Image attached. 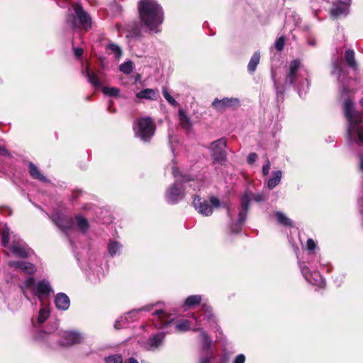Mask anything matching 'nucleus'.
Returning <instances> with one entry per match:
<instances>
[{"label":"nucleus","mask_w":363,"mask_h":363,"mask_svg":"<svg viewBox=\"0 0 363 363\" xmlns=\"http://www.w3.org/2000/svg\"><path fill=\"white\" fill-rule=\"evenodd\" d=\"M251 197L248 193H245L241 198V209L238 215V223L235 224V228H232V231L238 233L240 230V225L245 222L248 211L249 204Z\"/></svg>","instance_id":"nucleus-12"},{"label":"nucleus","mask_w":363,"mask_h":363,"mask_svg":"<svg viewBox=\"0 0 363 363\" xmlns=\"http://www.w3.org/2000/svg\"><path fill=\"white\" fill-rule=\"evenodd\" d=\"M245 356L243 354H240L235 357L233 363H245Z\"/></svg>","instance_id":"nucleus-43"},{"label":"nucleus","mask_w":363,"mask_h":363,"mask_svg":"<svg viewBox=\"0 0 363 363\" xmlns=\"http://www.w3.org/2000/svg\"><path fill=\"white\" fill-rule=\"evenodd\" d=\"M138 10L141 21L152 32H158V26L163 21V12L155 0H140Z\"/></svg>","instance_id":"nucleus-2"},{"label":"nucleus","mask_w":363,"mask_h":363,"mask_svg":"<svg viewBox=\"0 0 363 363\" xmlns=\"http://www.w3.org/2000/svg\"><path fill=\"white\" fill-rule=\"evenodd\" d=\"M133 130L137 138L143 142H148L155 132V125L150 117L138 118L133 125Z\"/></svg>","instance_id":"nucleus-8"},{"label":"nucleus","mask_w":363,"mask_h":363,"mask_svg":"<svg viewBox=\"0 0 363 363\" xmlns=\"http://www.w3.org/2000/svg\"><path fill=\"white\" fill-rule=\"evenodd\" d=\"M307 249L310 251L315 250L316 244L312 239H308L306 242Z\"/></svg>","instance_id":"nucleus-45"},{"label":"nucleus","mask_w":363,"mask_h":363,"mask_svg":"<svg viewBox=\"0 0 363 363\" xmlns=\"http://www.w3.org/2000/svg\"><path fill=\"white\" fill-rule=\"evenodd\" d=\"M7 154L8 151L5 148L0 146V155H6Z\"/></svg>","instance_id":"nucleus-51"},{"label":"nucleus","mask_w":363,"mask_h":363,"mask_svg":"<svg viewBox=\"0 0 363 363\" xmlns=\"http://www.w3.org/2000/svg\"><path fill=\"white\" fill-rule=\"evenodd\" d=\"M342 61L341 59L336 60L333 63V69L331 74L335 76L342 84L341 98L343 99V109L345 116L348 122L347 135L348 139L357 145L363 144V121L362 115L357 112L354 107V103L349 97H345L347 92L344 81L346 77V73L343 70ZM361 106L363 108V98L359 101Z\"/></svg>","instance_id":"nucleus-1"},{"label":"nucleus","mask_w":363,"mask_h":363,"mask_svg":"<svg viewBox=\"0 0 363 363\" xmlns=\"http://www.w3.org/2000/svg\"><path fill=\"white\" fill-rule=\"evenodd\" d=\"M29 171L31 177L34 179H38L42 182H46L47 179L38 170L36 166L33 163L29 164Z\"/></svg>","instance_id":"nucleus-32"},{"label":"nucleus","mask_w":363,"mask_h":363,"mask_svg":"<svg viewBox=\"0 0 363 363\" xmlns=\"http://www.w3.org/2000/svg\"><path fill=\"white\" fill-rule=\"evenodd\" d=\"M178 115L179 123L182 128L186 130H189L192 126L191 118L183 109L179 110Z\"/></svg>","instance_id":"nucleus-26"},{"label":"nucleus","mask_w":363,"mask_h":363,"mask_svg":"<svg viewBox=\"0 0 363 363\" xmlns=\"http://www.w3.org/2000/svg\"><path fill=\"white\" fill-rule=\"evenodd\" d=\"M299 266L303 276L308 283L319 287L325 286V280L318 272H311L305 262L300 263Z\"/></svg>","instance_id":"nucleus-11"},{"label":"nucleus","mask_w":363,"mask_h":363,"mask_svg":"<svg viewBox=\"0 0 363 363\" xmlns=\"http://www.w3.org/2000/svg\"><path fill=\"white\" fill-rule=\"evenodd\" d=\"M164 334L163 333H159L155 335L150 337L145 344V348L148 350H156L162 343Z\"/></svg>","instance_id":"nucleus-23"},{"label":"nucleus","mask_w":363,"mask_h":363,"mask_svg":"<svg viewBox=\"0 0 363 363\" xmlns=\"http://www.w3.org/2000/svg\"><path fill=\"white\" fill-rule=\"evenodd\" d=\"M275 216L279 223L286 226H291L292 225L291 220L289 218H287L286 216L283 213L277 212L275 213Z\"/></svg>","instance_id":"nucleus-35"},{"label":"nucleus","mask_w":363,"mask_h":363,"mask_svg":"<svg viewBox=\"0 0 363 363\" xmlns=\"http://www.w3.org/2000/svg\"><path fill=\"white\" fill-rule=\"evenodd\" d=\"M359 170L363 174V155H359Z\"/></svg>","instance_id":"nucleus-49"},{"label":"nucleus","mask_w":363,"mask_h":363,"mask_svg":"<svg viewBox=\"0 0 363 363\" xmlns=\"http://www.w3.org/2000/svg\"><path fill=\"white\" fill-rule=\"evenodd\" d=\"M228 216L230 218H232V214H231L230 210L229 208H228Z\"/></svg>","instance_id":"nucleus-52"},{"label":"nucleus","mask_w":363,"mask_h":363,"mask_svg":"<svg viewBox=\"0 0 363 363\" xmlns=\"http://www.w3.org/2000/svg\"><path fill=\"white\" fill-rule=\"evenodd\" d=\"M202 311H203V314L201 315L203 316V319H201V318L198 319L197 318H194L195 320L197 323L203 321L204 319H206L207 321H208V322L214 321V316L212 313V309L210 306H208L206 304H203Z\"/></svg>","instance_id":"nucleus-27"},{"label":"nucleus","mask_w":363,"mask_h":363,"mask_svg":"<svg viewBox=\"0 0 363 363\" xmlns=\"http://www.w3.org/2000/svg\"><path fill=\"white\" fill-rule=\"evenodd\" d=\"M122 249V245L117 241H111L108 246V253L113 257L119 255Z\"/></svg>","instance_id":"nucleus-31"},{"label":"nucleus","mask_w":363,"mask_h":363,"mask_svg":"<svg viewBox=\"0 0 363 363\" xmlns=\"http://www.w3.org/2000/svg\"><path fill=\"white\" fill-rule=\"evenodd\" d=\"M152 308V306H146L142 308H140L138 310H133L128 313H126L123 317H121L120 319L117 320L115 323L114 327L116 329L121 328L123 327H125V323H128L130 320H133V317L135 314H137L138 312L142 311H150L151 308Z\"/></svg>","instance_id":"nucleus-17"},{"label":"nucleus","mask_w":363,"mask_h":363,"mask_svg":"<svg viewBox=\"0 0 363 363\" xmlns=\"http://www.w3.org/2000/svg\"><path fill=\"white\" fill-rule=\"evenodd\" d=\"M257 158L256 153H250L247 157V162L250 164H253Z\"/></svg>","instance_id":"nucleus-47"},{"label":"nucleus","mask_w":363,"mask_h":363,"mask_svg":"<svg viewBox=\"0 0 363 363\" xmlns=\"http://www.w3.org/2000/svg\"><path fill=\"white\" fill-rule=\"evenodd\" d=\"M345 60L347 63V65L355 69L356 67H357V64H356V62H355V59H354V52L353 50H347L346 52H345Z\"/></svg>","instance_id":"nucleus-33"},{"label":"nucleus","mask_w":363,"mask_h":363,"mask_svg":"<svg viewBox=\"0 0 363 363\" xmlns=\"http://www.w3.org/2000/svg\"><path fill=\"white\" fill-rule=\"evenodd\" d=\"M220 363H224V362H220Z\"/></svg>","instance_id":"nucleus-54"},{"label":"nucleus","mask_w":363,"mask_h":363,"mask_svg":"<svg viewBox=\"0 0 363 363\" xmlns=\"http://www.w3.org/2000/svg\"><path fill=\"white\" fill-rule=\"evenodd\" d=\"M259 60H260L259 52H255L253 54V55L252 56V57L248 63V65H247V69L250 72L253 73L255 71L257 66L259 62Z\"/></svg>","instance_id":"nucleus-30"},{"label":"nucleus","mask_w":363,"mask_h":363,"mask_svg":"<svg viewBox=\"0 0 363 363\" xmlns=\"http://www.w3.org/2000/svg\"><path fill=\"white\" fill-rule=\"evenodd\" d=\"M152 315V321L157 328H166L174 320V318L168 315L163 310H156L153 312Z\"/></svg>","instance_id":"nucleus-14"},{"label":"nucleus","mask_w":363,"mask_h":363,"mask_svg":"<svg viewBox=\"0 0 363 363\" xmlns=\"http://www.w3.org/2000/svg\"><path fill=\"white\" fill-rule=\"evenodd\" d=\"M20 288L28 300L32 297H36L40 302L45 300L53 292L50 283L46 279L36 281L33 277H28L23 281Z\"/></svg>","instance_id":"nucleus-3"},{"label":"nucleus","mask_w":363,"mask_h":363,"mask_svg":"<svg viewBox=\"0 0 363 363\" xmlns=\"http://www.w3.org/2000/svg\"><path fill=\"white\" fill-rule=\"evenodd\" d=\"M225 147L226 140L225 138H220L211 143L209 148L213 163L223 164L226 162Z\"/></svg>","instance_id":"nucleus-10"},{"label":"nucleus","mask_w":363,"mask_h":363,"mask_svg":"<svg viewBox=\"0 0 363 363\" xmlns=\"http://www.w3.org/2000/svg\"><path fill=\"white\" fill-rule=\"evenodd\" d=\"M106 363H123L121 355L113 354L105 358Z\"/></svg>","instance_id":"nucleus-40"},{"label":"nucleus","mask_w":363,"mask_h":363,"mask_svg":"<svg viewBox=\"0 0 363 363\" xmlns=\"http://www.w3.org/2000/svg\"><path fill=\"white\" fill-rule=\"evenodd\" d=\"M270 162L267 160L266 164L262 167V174L264 176H267L270 170Z\"/></svg>","instance_id":"nucleus-44"},{"label":"nucleus","mask_w":363,"mask_h":363,"mask_svg":"<svg viewBox=\"0 0 363 363\" xmlns=\"http://www.w3.org/2000/svg\"><path fill=\"white\" fill-rule=\"evenodd\" d=\"M301 63L298 60H292L289 66V72L286 76V83L290 85H294L298 82L300 77H303L302 82L298 83V93L301 97L306 95L309 88L310 83L308 79V74L306 72V77L299 73L301 69Z\"/></svg>","instance_id":"nucleus-5"},{"label":"nucleus","mask_w":363,"mask_h":363,"mask_svg":"<svg viewBox=\"0 0 363 363\" xmlns=\"http://www.w3.org/2000/svg\"><path fill=\"white\" fill-rule=\"evenodd\" d=\"M200 337L201 340L203 341V350L206 352L205 355L201 357L200 363H210V361L213 358V354L211 352H208V351L211 347V341L208 336L207 335V334L203 331L201 332Z\"/></svg>","instance_id":"nucleus-19"},{"label":"nucleus","mask_w":363,"mask_h":363,"mask_svg":"<svg viewBox=\"0 0 363 363\" xmlns=\"http://www.w3.org/2000/svg\"><path fill=\"white\" fill-rule=\"evenodd\" d=\"M284 45H285V38L284 36H281L280 38H279L276 40L275 44H274L275 48L278 51H281L284 49Z\"/></svg>","instance_id":"nucleus-41"},{"label":"nucleus","mask_w":363,"mask_h":363,"mask_svg":"<svg viewBox=\"0 0 363 363\" xmlns=\"http://www.w3.org/2000/svg\"><path fill=\"white\" fill-rule=\"evenodd\" d=\"M202 301L201 295H192L187 297L184 302V306L188 308H193L199 305Z\"/></svg>","instance_id":"nucleus-29"},{"label":"nucleus","mask_w":363,"mask_h":363,"mask_svg":"<svg viewBox=\"0 0 363 363\" xmlns=\"http://www.w3.org/2000/svg\"><path fill=\"white\" fill-rule=\"evenodd\" d=\"M55 305L58 310L67 311L70 306L69 298L64 293H59L55 296Z\"/></svg>","instance_id":"nucleus-20"},{"label":"nucleus","mask_w":363,"mask_h":363,"mask_svg":"<svg viewBox=\"0 0 363 363\" xmlns=\"http://www.w3.org/2000/svg\"><path fill=\"white\" fill-rule=\"evenodd\" d=\"M352 0H337L333 3L330 9V14L333 18L347 16L349 13Z\"/></svg>","instance_id":"nucleus-13"},{"label":"nucleus","mask_w":363,"mask_h":363,"mask_svg":"<svg viewBox=\"0 0 363 363\" xmlns=\"http://www.w3.org/2000/svg\"><path fill=\"white\" fill-rule=\"evenodd\" d=\"M240 105V100L238 98H224L222 99H215L212 102L213 107L221 111L228 108H234Z\"/></svg>","instance_id":"nucleus-15"},{"label":"nucleus","mask_w":363,"mask_h":363,"mask_svg":"<svg viewBox=\"0 0 363 363\" xmlns=\"http://www.w3.org/2000/svg\"><path fill=\"white\" fill-rule=\"evenodd\" d=\"M119 69L124 74H129L133 72V66L131 61H128L120 65Z\"/></svg>","instance_id":"nucleus-37"},{"label":"nucleus","mask_w":363,"mask_h":363,"mask_svg":"<svg viewBox=\"0 0 363 363\" xmlns=\"http://www.w3.org/2000/svg\"><path fill=\"white\" fill-rule=\"evenodd\" d=\"M163 96L165 98V99L172 105L176 104L175 99L168 93L167 90L163 91Z\"/></svg>","instance_id":"nucleus-42"},{"label":"nucleus","mask_w":363,"mask_h":363,"mask_svg":"<svg viewBox=\"0 0 363 363\" xmlns=\"http://www.w3.org/2000/svg\"><path fill=\"white\" fill-rule=\"evenodd\" d=\"M172 174L175 178V182L167 190L166 200L169 203H176L184 197V189L188 186L193 187L194 190L199 188L198 182L194 180L191 184L189 183L191 180L189 176L182 175L176 167L172 168Z\"/></svg>","instance_id":"nucleus-4"},{"label":"nucleus","mask_w":363,"mask_h":363,"mask_svg":"<svg viewBox=\"0 0 363 363\" xmlns=\"http://www.w3.org/2000/svg\"><path fill=\"white\" fill-rule=\"evenodd\" d=\"M190 329L189 321L182 320L179 323H176L175 330L177 331H187Z\"/></svg>","instance_id":"nucleus-39"},{"label":"nucleus","mask_w":363,"mask_h":363,"mask_svg":"<svg viewBox=\"0 0 363 363\" xmlns=\"http://www.w3.org/2000/svg\"><path fill=\"white\" fill-rule=\"evenodd\" d=\"M52 219L54 223L62 230H68L72 225V221L70 218L60 214L53 215Z\"/></svg>","instance_id":"nucleus-22"},{"label":"nucleus","mask_w":363,"mask_h":363,"mask_svg":"<svg viewBox=\"0 0 363 363\" xmlns=\"http://www.w3.org/2000/svg\"><path fill=\"white\" fill-rule=\"evenodd\" d=\"M86 75L87 77L89 82L95 88H101V83L98 78V76L94 73L91 72L89 69V67H86Z\"/></svg>","instance_id":"nucleus-28"},{"label":"nucleus","mask_w":363,"mask_h":363,"mask_svg":"<svg viewBox=\"0 0 363 363\" xmlns=\"http://www.w3.org/2000/svg\"><path fill=\"white\" fill-rule=\"evenodd\" d=\"M74 53L77 57H79L83 54V49L79 48H74Z\"/></svg>","instance_id":"nucleus-48"},{"label":"nucleus","mask_w":363,"mask_h":363,"mask_svg":"<svg viewBox=\"0 0 363 363\" xmlns=\"http://www.w3.org/2000/svg\"><path fill=\"white\" fill-rule=\"evenodd\" d=\"M158 96V91L153 89H145L136 94V97L139 99L157 100Z\"/></svg>","instance_id":"nucleus-24"},{"label":"nucleus","mask_w":363,"mask_h":363,"mask_svg":"<svg viewBox=\"0 0 363 363\" xmlns=\"http://www.w3.org/2000/svg\"><path fill=\"white\" fill-rule=\"evenodd\" d=\"M1 242L4 247H7L8 249L16 256L19 257H27L30 253L24 242L20 240H13L11 246H9L10 239V230L5 225L1 229Z\"/></svg>","instance_id":"nucleus-7"},{"label":"nucleus","mask_w":363,"mask_h":363,"mask_svg":"<svg viewBox=\"0 0 363 363\" xmlns=\"http://www.w3.org/2000/svg\"><path fill=\"white\" fill-rule=\"evenodd\" d=\"M209 201L210 203L205 199L195 196L193 201V205L200 214L204 216H209L213 213V208H218L220 205V200L215 196H211Z\"/></svg>","instance_id":"nucleus-9"},{"label":"nucleus","mask_w":363,"mask_h":363,"mask_svg":"<svg viewBox=\"0 0 363 363\" xmlns=\"http://www.w3.org/2000/svg\"><path fill=\"white\" fill-rule=\"evenodd\" d=\"M193 330H195V331H196V330H199V328H194Z\"/></svg>","instance_id":"nucleus-53"},{"label":"nucleus","mask_w":363,"mask_h":363,"mask_svg":"<svg viewBox=\"0 0 363 363\" xmlns=\"http://www.w3.org/2000/svg\"><path fill=\"white\" fill-rule=\"evenodd\" d=\"M106 50L109 51L111 54L114 55V57L116 59H118L122 55V51L120 47L114 43H109L106 46Z\"/></svg>","instance_id":"nucleus-34"},{"label":"nucleus","mask_w":363,"mask_h":363,"mask_svg":"<svg viewBox=\"0 0 363 363\" xmlns=\"http://www.w3.org/2000/svg\"><path fill=\"white\" fill-rule=\"evenodd\" d=\"M51 310L48 304L45 302H40V309L36 316V321L39 324L45 322L50 316Z\"/></svg>","instance_id":"nucleus-21"},{"label":"nucleus","mask_w":363,"mask_h":363,"mask_svg":"<svg viewBox=\"0 0 363 363\" xmlns=\"http://www.w3.org/2000/svg\"><path fill=\"white\" fill-rule=\"evenodd\" d=\"M252 199L257 201V202H260V201H265L267 199L266 197H264L262 194H255L252 196Z\"/></svg>","instance_id":"nucleus-46"},{"label":"nucleus","mask_w":363,"mask_h":363,"mask_svg":"<svg viewBox=\"0 0 363 363\" xmlns=\"http://www.w3.org/2000/svg\"><path fill=\"white\" fill-rule=\"evenodd\" d=\"M63 340L61 344L65 346H71L79 344L84 340V335L76 331H65L62 334Z\"/></svg>","instance_id":"nucleus-16"},{"label":"nucleus","mask_w":363,"mask_h":363,"mask_svg":"<svg viewBox=\"0 0 363 363\" xmlns=\"http://www.w3.org/2000/svg\"><path fill=\"white\" fill-rule=\"evenodd\" d=\"M102 91L105 95L110 96H118L120 90L116 87H104L102 89Z\"/></svg>","instance_id":"nucleus-38"},{"label":"nucleus","mask_w":363,"mask_h":363,"mask_svg":"<svg viewBox=\"0 0 363 363\" xmlns=\"http://www.w3.org/2000/svg\"><path fill=\"white\" fill-rule=\"evenodd\" d=\"M75 220L77 227L82 232H85L88 229L89 224L86 218L79 216L76 217Z\"/></svg>","instance_id":"nucleus-36"},{"label":"nucleus","mask_w":363,"mask_h":363,"mask_svg":"<svg viewBox=\"0 0 363 363\" xmlns=\"http://www.w3.org/2000/svg\"><path fill=\"white\" fill-rule=\"evenodd\" d=\"M125 363H139V362L135 358L130 357L125 361Z\"/></svg>","instance_id":"nucleus-50"},{"label":"nucleus","mask_w":363,"mask_h":363,"mask_svg":"<svg viewBox=\"0 0 363 363\" xmlns=\"http://www.w3.org/2000/svg\"><path fill=\"white\" fill-rule=\"evenodd\" d=\"M281 179L282 172L281 170L272 172L271 177L267 180V188L270 190L274 189L280 184Z\"/></svg>","instance_id":"nucleus-25"},{"label":"nucleus","mask_w":363,"mask_h":363,"mask_svg":"<svg viewBox=\"0 0 363 363\" xmlns=\"http://www.w3.org/2000/svg\"><path fill=\"white\" fill-rule=\"evenodd\" d=\"M9 266L21 273L32 274L36 271L35 265L28 262H10Z\"/></svg>","instance_id":"nucleus-18"},{"label":"nucleus","mask_w":363,"mask_h":363,"mask_svg":"<svg viewBox=\"0 0 363 363\" xmlns=\"http://www.w3.org/2000/svg\"><path fill=\"white\" fill-rule=\"evenodd\" d=\"M72 7L74 12L69 16L67 23L70 24L73 28H81L85 31L91 29L92 19L90 15L80 4H75Z\"/></svg>","instance_id":"nucleus-6"}]
</instances>
